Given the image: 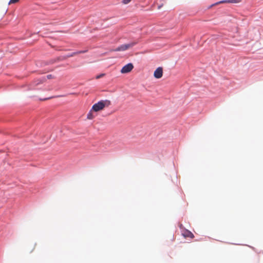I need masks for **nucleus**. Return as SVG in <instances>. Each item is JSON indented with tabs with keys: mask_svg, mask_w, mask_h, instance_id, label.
Instances as JSON below:
<instances>
[{
	"mask_svg": "<svg viewBox=\"0 0 263 263\" xmlns=\"http://www.w3.org/2000/svg\"><path fill=\"white\" fill-rule=\"evenodd\" d=\"M110 104L111 102L108 100H101L95 103L92 106L91 110L97 112L103 110L105 107H108Z\"/></svg>",
	"mask_w": 263,
	"mask_h": 263,
	"instance_id": "nucleus-1",
	"label": "nucleus"
},
{
	"mask_svg": "<svg viewBox=\"0 0 263 263\" xmlns=\"http://www.w3.org/2000/svg\"><path fill=\"white\" fill-rule=\"evenodd\" d=\"M137 42H133L129 44H124L120 46L117 48L115 49L114 51H125L127 50L128 49L133 47L136 44H137Z\"/></svg>",
	"mask_w": 263,
	"mask_h": 263,
	"instance_id": "nucleus-2",
	"label": "nucleus"
},
{
	"mask_svg": "<svg viewBox=\"0 0 263 263\" xmlns=\"http://www.w3.org/2000/svg\"><path fill=\"white\" fill-rule=\"evenodd\" d=\"M134 68V66L132 63H128L123 66L121 70L122 73H126L130 72Z\"/></svg>",
	"mask_w": 263,
	"mask_h": 263,
	"instance_id": "nucleus-3",
	"label": "nucleus"
},
{
	"mask_svg": "<svg viewBox=\"0 0 263 263\" xmlns=\"http://www.w3.org/2000/svg\"><path fill=\"white\" fill-rule=\"evenodd\" d=\"M163 75V68L161 67L157 68L154 71V76L156 79H160Z\"/></svg>",
	"mask_w": 263,
	"mask_h": 263,
	"instance_id": "nucleus-4",
	"label": "nucleus"
},
{
	"mask_svg": "<svg viewBox=\"0 0 263 263\" xmlns=\"http://www.w3.org/2000/svg\"><path fill=\"white\" fill-rule=\"evenodd\" d=\"M183 235L185 237H190L191 238H193L194 237V234L189 231L185 232Z\"/></svg>",
	"mask_w": 263,
	"mask_h": 263,
	"instance_id": "nucleus-5",
	"label": "nucleus"
},
{
	"mask_svg": "<svg viewBox=\"0 0 263 263\" xmlns=\"http://www.w3.org/2000/svg\"><path fill=\"white\" fill-rule=\"evenodd\" d=\"M19 1V0H10L9 2V5H11L12 4H15V3H16L17 2H18Z\"/></svg>",
	"mask_w": 263,
	"mask_h": 263,
	"instance_id": "nucleus-6",
	"label": "nucleus"
},
{
	"mask_svg": "<svg viewBox=\"0 0 263 263\" xmlns=\"http://www.w3.org/2000/svg\"><path fill=\"white\" fill-rule=\"evenodd\" d=\"M93 117L91 112H90L87 114V119H93Z\"/></svg>",
	"mask_w": 263,
	"mask_h": 263,
	"instance_id": "nucleus-7",
	"label": "nucleus"
},
{
	"mask_svg": "<svg viewBox=\"0 0 263 263\" xmlns=\"http://www.w3.org/2000/svg\"><path fill=\"white\" fill-rule=\"evenodd\" d=\"M132 0H123L122 3L123 4H127L131 2Z\"/></svg>",
	"mask_w": 263,
	"mask_h": 263,
	"instance_id": "nucleus-8",
	"label": "nucleus"
},
{
	"mask_svg": "<svg viewBox=\"0 0 263 263\" xmlns=\"http://www.w3.org/2000/svg\"><path fill=\"white\" fill-rule=\"evenodd\" d=\"M241 0H230L229 2L232 3H239Z\"/></svg>",
	"mask_w": 263,
	"mask_h": 263,
	"instance_id": "nucleus-9",
	"label": "nucleus"
},
{
	"mask_svg": "<svg viewBox=\"0 0 263 263\" xmlns=\"http://www.w3.org/2000/svg\"><path fill=\"white\" fill-rule=\"evenodd\" d=\"M104 75H105L104 73H102L101 74L98 75V76H96V79H99L103 77Z\"/></svg>",
	"mask_w": 263,
	"mask_h": 263,
	"instance_id": "nucleus-10",
	"label": "nucleus"
},
{
	"mask_svg": "<svg viewBox=\"0 0 263 263\" xmlns=\"http://www.w3.org/2000/svg\"><path fill=\"white\" fill-rule=\"evenodd\" d=\"M85 52H86V51H84V50L79 51H77V54H80V53H85Z\"/></svg>",
	"mask_w": 263,
	"mask_h": 263,
	"instance_id": "nucleus-11",
	"label": "nucleus"
},
{
	"mask_svg": "<svg viewBox=\"0 0 263 263\" xmlns=\"http://www.w3.org/2000/svg\"><path fill=\"white\" fill-rule=\"evenodd\" d=\"M77 52H73L72 53H71V54H70L69 55H68V57H73L75 55H77Z\"/></svg>",
	"mask_w": 263,
	"mask_h": 263,
	"instance_id": "nucleus-12",
	"label": "nucleus"
},
{
	"mask_svg": "<svg viewBox=\"0 0 263 263\" xmlns=\"http://www.w3.org/2000/svg\"><path fill=\"white\" fill-rule=\"evenodd\" d=\"M42 82H43L42 80H37V83L36 84L37 85L39 83H41Z\"/></svg>",
	"mask_w": 263,
	"mask_h": 263,
	"instance_id": "nucleus-13",
	"label": "nucleus"
},
{
	"mask_svg": "<svg viewBox=\"0 0 263 263\" xmlns=\"http://www.w3.org/2000/svg\"><path fill=\"white\" fill-rule=\"evenodd\" d=\"M47 78H48V79H51V78H52V76H51V74H49V75H48V76H47Z\"/></svg>",
	"mask_w": 263,
	"mask_h": 263,
	"instance_id": "nucleus-14",
	"label": "nucleus"
},
{
	"mask_svg": "<svg viewBox=\"0 0 263 263\" xmlns=\"http://www.w3.org/2000/svg\"><path fill=\"white\" fill-rule=\"evenodd\" d=\"M160 8H161V6H159L158 8L160 9Z\"/></svg>",
	"mask_w": 263,
	"mask_h": 263,
	"instance_id": "nucleus-15",
	"label": "nucleus"
}]
</instances>
